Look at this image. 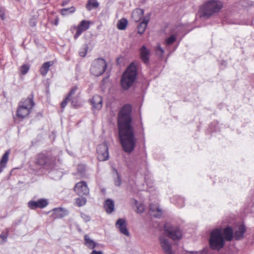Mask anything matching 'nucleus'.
<instances>
[{
  "mask_svg": "<svg viewBox=\"0 0 254 254\" xmlns=\"http://www.w3.org/2000/svg\"><path fill=\"white\" fill-rule=\"evenodd\" d=\"M131 107L126 105L121 109L118 119L119 135L124 150L131 152L136 144V139L130 116Z\"/></svg>",
  "mask_w": 254,
  "mask_h": 254,
  "instance_id": "obj_1",
  "label": "nucleus"
},
{
  "mask_svg": "<svg viewBox=\"0 0 254 254\" xmlns=\"http://www.w3.org/2000/svg\"><path fill=\"white\" fill-rule=\"evenodd\" d=\"M164 234L159 237V245L164 254H175L172 247V243L167 236L173 240H178L182 237L180 228L170 224H166L164 227Z\"/></svg>",
  "mask_w": 254,
  "mask_h": 254,
  "instance_id": "obj_2",
  "label": "nucleus"
},
{
  "mask_svg": "<svg viewBox=\"0 0 254 254\" xmlns=\"http://www.w3.org/2000/svg\"><path fill=\"white\" fill-rule=\"evenodd\" d=\"M223 6L221 2L211 0L204 4L200 9V16L209 18L219 12Z\"/></svg>",
  "mask_w": 254,
  "mask_h": 254,
  "instance_id": "obj_3",
  "label": "nucleus"
},
{
  "mask_svg": "<svg viewBox=\"0 0 254 254\" xmlns=\"http://www.w3.org/2000/svg\"><path fill=\"white\" fill-rule=\"evenodd\" d=\"M136 67L131 64L124 73L121 81L122 87L124 89H128L134 83L137 75Z\"/></svg>",
  "mask_w": 254,
  "mask_h": 254,
  "instance_id": "obj_4",
  "label": "nucleus"
},
{
  "mask_svg": "<svg viewBox=\"0 0 254 254\" xmlns=\"http://www.w3.org/2000/svg\"><path fill=\"white\" fill-rule=\"evenodd\" d=\"M224 245V238L222 231L219 229L214 230L210 234L209 245L213 250H219Z\"/></svg>",
  "mask_w": 254,
  "mask_h": 254,
  "instance_id": "obj_5",
  "label": "nucleus"
},
{
  "mask_svg": "<svg viewBox=\"0 0 254 254\" xmlns=\"http://www.w3.org/2000/svg\"><path fill=\"white\" fill-rule=\"evenodd\" d=\"M35 164L40 168L50 169L54 167L55 160L50 156L42 153L36 156Z\"/></svg>",
  "mask_w": 254,
  "mask_h": 254,
  "instance_id": "obj_6",
  "label": "nucleus"
},
{
  "mask_svg": "<svg viewBox=\"0 0 254 254\" xmlns=\"http://www.w3.org/2000/svg\"><path fill=\"white\" fill-rule=\"evenodd\" d=\"M34 105V101L31 97H28L21 101L19 104L17 110V116L20 118L26 117L30 113Z\"/></svg>",
  "mask_w": 254,
  "mask_h": 254,
  "instance_id": "obj_7",
  "label": "nucleus"
},
{
  "mask_svg": "<svg viewBox=\"0 0 254 254\" xmlns=\"http://www.w3.org/2000/svg\"><path fill=\"white\" fill-rule=\"evenodd\" d=\"M77 87H74L71 89L68 96L61 103L62 109H64L67 102L69 101L70 102L71 105L73 107H76L79 106V92L77 93Z\"/></svg>",
  "mask_w": 254,
  "mask_h": 254,
  "instance_id": "obj_8",
  "label": "nucleus"
},
{
  "mask_svg": "<svg viewBox=\"0 0 254 254\" xmlns=\"http://www.w3.org/2000/svg\"><path fill=\"white\" fill-rule=\"evenodd\" d=\"M106 62L103 59L99 58L95 60L90 67V72L95 76L102 74L107 67Z\"/></svg>",
  "mask_w": 254,
  "mask_h": 254,
  "instance_id": "obj_9",
  "label": "nucleus"
},
{
  "mask_svg": "<svg viewBox=\"0 0 254 254\" xmlns=\"http://www.w3.org/2000/svg\"><path fill=\"white\" fill-rule=\"evenodd\" d=\"M97 158L100 161L109 159L108 148L106 143L99 145L97 147Z\"/></svg>",
  "mask_w": 254,
  "mask_h": 254,
  "instance_id": "obj_10",
  "label": "nucleus"
},
{
  "mask_svg": "<svg viewBox=\"0 0 254 254\" xmlns=\"http://www.w3.org/2000/svg\"><path fill=\"white\" fill-rule=\"evenodd\" d=\"M74 190L79 196H87L89 194V189L84 181L77 183L74 188Z\"/></svg>",
  "mask_w": 254,
  "mask_h": 254,
  "instance_id": "obj_11",
  "label": "nucleus"
},
{
  "mask_svg": "<svg viewBox=\"0 0 254 254\" xmlns=\"http://www.w3.org/2000/svg\"><path fill=\"white\" fill-rule=\"evenodd\" d=\"M48 201L45 199H40L37 201H30L28 205L32 209H35L37 208H43L48 205Z\"/></svg>",
  "mask_w": 254,
  "mask_h": 254,
  "instance_id": "obj_12",
  "label": "nucleus"
},
{
  "mask_svg": "<svg viewBox=\"0 0 254 254\" xmlns=\"http://www.w3.org/2000/svg\"><path fill=\"white\" fill-rule=\"evenodd\" d=\"M116 226L122 234L126 236H129V233L127 228V223L125 219H118L116 223Z\"/></svg>",
  "mask_w": 254,
  "mask_h": 254,
  "instance_id": "obj_13",
  "label": "nucleus"
},
{
  "mask_svg": "<svg viewBox=\"0 0 254 254\" xmlns=\"http://www.w3.org/2000/svg\"><path fill=\"white\" fill-rule=\"evenodd\" d=\"M89 22L86 20H82L77 27V31L74 36V39H77L81 34L89 27Z\"/></svg>",
  "mask_w": 254,
  "mask_h": 254,
  "instance_id": "obj_14",
  "label": "nucleus"
},
{
  "mask_svg": "<svg viewBox=\"0 0 254 254\" xmlns=\"http://www.w3.org/2000/svg\"><path fill=\"white\" fill-rule=\"evenodd\" d=\"M149 212L151 215L156 218H160L162 214V210L157 204H150Z\"/></svg>",
  "mask_w": 254,
  "mask_h": 254,
  "instance_id": "obj_15",
  "label": "nucleus"
},
{
  "mask_svg": "<svg viewBox=\"0 0 254 254\" xmlns=\"http://www.w3.org/2000/svg\"><path fill=\"white\" fill-rule=\"evenodd\" d=\"M91 103L92 107L96 110H100L102 107L103 100L102 97L99 95H94L91 100Z\"/></svg>",
  "mask_w": 254,
  "mask_h": 254,
  "instance_id": "obj_16",
  "label": "nucleus"
},
{
  "mask_svg": "<svg viewBox=\"0 0 254 254\" xmlns=\"http://www.w3.org/2000/svg\"><path fill=\"white\" fill-rule=\"evenodd\" d=\"M104 208L107 213L110 214L114 210V202L111 199H107L104 204Z\"/></svg>",
  "mask_w": 254,
  "mask_h": 254,
  "instance_id": "obj_17",
  "label": "nucleus"
},
{
  "mask_svg": "<svg viewBox=\"0 0 254 254\" xmlns=\"http://www.w3.org/2000/svg\"><path fill=\"white\" fill-rule=\"evenodd\" d=\"M144 11L142 9H135L132 13V18L136 22L139 21L142 18Z\"/></svg>",
  "mask_w": 254,
  "mask_h": 254,
  "instance_id": "obj_18",
  "label": "nucleus"
},
{
  "mask_svg": "<svg viewBox=\"0 0 254 254\" xmlns=\"http://www.w3.org/2000/svg\"><path fill=\"white\" fill-rule=\"evenodd\" d=\"M140 57L144 63H147L149 60V51L145 46H142L140 49Z\"/></svg>",
  "mask_w": 254,
  "mask_h": 254,
  "instance_id": "obj_19",
  "label": "nucleus"
},
{
  "mask_svg": "<svg viewBox=\"0 0 254 254\" xmlns=\"http://www.w3.org/2000/svg\"><path fill=\"white\" fill-rule=\"evenodd\" d=\"M246 232V229L245 227L241 225H240L238 229L235 231L234 234V238L236 240H239L242 239L244 237V234Z\"/></svg>",
  "mask_w": 254,
  "mask_h": 254,
  "instance_id": "obj_20",
  "label": "nucleus"
},
{
  "mask_svg": "<svg viewBox=\"0 0 254 254\" xmlns=\"http://www.w3.org/2000/svg\"><path fill=\"white\" fill-rule=\"evenodd\" d=\"M53 64L54 62L53 61H50L44 63L40 69V73L42 75H46L49 70L50 67Z\"/></svg>",
  "mask_w": 254,
  "mask_h": 254,
  "instance_id": "obj_21",
  "label": "nucleus"
},
{
  "mask_svg": "<svg viewBox=\"0 0 254 254\" xmlns=\"http://www.w3.org/2000/svg\"><path fill=\"white\" fill-rule=\"evenodd\" d=\"M149 18L145 17L142 22H141L137 27L138 33L141 34L146 29L147 24L149 22Z\"/></svg>",
  "mask_w": 254,
  "mask_h": 254,
  "instance_id": "obj_22",
  "label": "nucleus"
},
{
  "mask_svg": "<svg viewBox=\"0 0 254 254\" xmlns=\"http://www.w3.org/2000/svg\"><path fill=\"white\" fill-rule=\"evenodd\" d=\"M223 233L224 239L227 241H231L233 238V231L231 228L227 227L225 228L222 233Z\"/></svg>",
  "mask_w": 254,
  "mask_h": 254,
  "instance_id": "obj_23",
  "label": "nucleus"
},
{
  "mask_svg": "<svg viewBox=\"0 0 254 254\" xmlns=\"http://www.w3.org/2000/svg\"><path fill=\"white\" fill-rule=\"evenodd\" d=\"M99 5L97 0H88L86 4V8L88 11L92 9L97 8Z\"/></svg>",
  "mask_w": 254,
  "mask_h": 254,
  "instance_id": "obj_24",
  "label": "nucleus"
},
{
  "mask_svg": "<svg viewBox=\"0 0 254 254\" xmlns=\"http://www.w3.org/2000/svg\"><path fill=\"white\" fill-rule=\"evenodd\" d=\"M85 245L89 248L93 249L96 246V244L94 241L90 239L89 237L85 235L84 236Z\"/></svg>",
  "mask_w": 254,
  "mask_h": 254,
  "instance_id": "obj_25",
  "label": "nucleus"
},
{
  "mask_svg": "<svg viewBox=\"0 0 254 254\" xmlns=\"http://www.w3.org/2000/svg\"><path fill=\"white\" fill-rule=\"evenodd\" d=\"M10 153L9 150L6 151L3 155L0 161V168H4L8 160V156Z\"/></svg>",
  "mask_w": 254,
  "mask_h": 254,
  "instance_id": "obj_26",
  "label": "nucleus"
},
{
  "mask_svg": "<svg viewBox=\"0 0 254 254\" xmlns=\"http://www.w3.org/2000/svg\"><path fill=\"white\" fill-rule=\"evenodd\" d=\"M127 24V20L125 18H122L118 22L117 27L120 30H124L126 28Z\"/></svg>",
  "mask_w": 254,
  "mask_h": 254,
  "instance_id": "obj_27",
  "label": "nucleus"
},
{
  "mask_svg": "<svg viewBox=\"0 0 254 254\" xmlns=\"http://www.w3.org/2000/svg\"><path fill=\"white\" fill-rule=\"evenodd\" d=\"M133 201L134 202V204H135L136 207H137L136 212L138 213H142L144 210V207L143 205L138 202L135 199H134Z\"/></svg>",
  "mask_w": 254,
  "mask_h": 254,
  "instance_id": "obj_28",
  "label": "nucleus"
},
{
  "mask_svg": "<svg viewBox=\"0 0 254 254\" xmlns=\"http://www.w3.org/2000/svg\"><path fill=\"white\" fill-rule=\"evenodd\" d=\"M55 213L60 217H63L66 214V211L62 208H56L53 209Z\"/></svg>",
  "mask_w": 254,
  "mask_h": 254,
  "instance_id": "obj_29",
  "label": "nucleus"
},
{
  "mask_svg": "<svg viewBox=\"0 0 254 254\" xmlns=\"http://www.w3.org/2000/svg\"><path fill=\"white\" fill-rule=\"evenodd\" d=\"M75 10V9L74 7H71L68 8H63L61 10V13L63 15H65L69 13H73Z\"/></svg>",
  "mask_w": 254,
  "mask_h": 254,
  "instance_id": "obj_30",
  "label": "nucleus"
},
{
  "mask_svg": "<svg viewBox=\"0 0 254 254\" xmlns=\"http://www.w3.org/2000/svg\"><path fill=\"white\" fill-rule=\"evenodd\" d=\"M86 202V199L84 197H82L81 198H77L75 200V203L76 205H77L79 207L84 205Z\"/></svg>",
  "mask_w": 254,
  "mask_h": 254,
  "instance_id": "obj_31",
  "label": "nucleus"
},
{
  "mask_svg": "<svg viewBox=\"0 0 254 254\" xmlns=\"http://www.w3.org/2000/svg\"><path fill=\"white\" fill-rule=\"evenodd\" d=\"M29 68H30V67L28 64H25L22 65L20 67V74H22V75H24V74H26L28 72V71L29 70Z\"/></svg>",
  "mask_w": 254,
  "mask_h": 254,
  "instance_id": "obj_32",
  "label": "nucleus"
},
{
  "mask_svg": "<svg viewBox=\"0 0 254 254\" xmlns=\"http://www.w3.org/2000/svg\"><path fill=\"white\" fill-rule=\"evenodd\" d=\"M115 172L116 176V178H115V180H114L115 185L116 186L119 187L121 185L122 181H121L120 176L119 173H118V172L117 171V170H115Z\"/></svg>",
  "mask_w": 254,
  "mask_h": 254,
  "instance_id": "obj_33",
  "label": "nucleus"
},
{
  "mask_svg": "<svg viewBox=\"0 0 254 254\" xmlns=\"http://www.w3.org/2000/svg\"><path fill=\"white\" fill-rule=\"evenodd\" d=\"M176 40V38L175 35H172L168 38L165 41L167 45H169L173 43Z\"/></svg>",
  "mask_w": 254,
  "mask_h": 254,
  "instance_id": "obj_34",
  "label": "nucleus"
},
{
  "mask_svg": "<svg viewBox=\"0 0 254 254\" xmlns=\"http://www.w3.org/2000/svg\"><path fill=\"white\" fill-rule=\"evenodd\" d=\"M207 254V249H204L203 250L198 251V252H187L185 254Z\"/></svg>",
  "mask_w": 254,
  "mask_h": 254,
  "instance_id": "obj_35",
  "label": "nucleus"
},
{
  "mask_svg": "<svg viewBox=\"0 0 254 254\" xmlns=\"http://www.w3.org/2000/svg\"><path fill=\"white\" fill-rule=\"evenodd\" d=\"M155 52L156 54L159 56H162L164 53V50L161 47L160 45L157 46Z\"/></svg>",
  "mask_w": 254,
  "mask_h": 254,
  "instance_id": "obj_36",
  "label": "nucleus"
},
{
  "mask_svg": "<svg viewBox=\"0 0 254 254\" xmlns=\"http://www.w3.org/2000/svg\"><path fill=\"white\" fill-rule=\"evenodd\" d=\"M88 47L85 45L84 48L79 52V55L82 57H84L87 53Z\"/></svg>",
  "mask_w": 254,
  "mask_h": 254,
  "instance_id": "obj_37",
  "label": "nucleus"
},
{
  "mask_svg": "<svg viewBox=\"0 0 254 254\" xmlns=\"http://www.w3.org/2000/svg\"><path fill=\"white\" fill-rule=\"evenodd\" d=\"M81 216L85 222H88L90 220V217L85 214L82 213Z\"/></svg>",
  "mask_w": 254,
  "mask_h": 254,
  "instance_id": "obj_38",
  "label": "nucleus"
},
{
  "mask_svg": "<svg viewBox=\"0 0 254 254\" xmlns=\"http://www.w3.org/2000/svg\"><path fill=\"white\" fill-rule=\"evenodd\" d=\"M90 254H103V252L101 251L93 250Z\"/></svg>",
  "mask_w": 254,
  "mask_h": 254,
  "instance_id": "obj_39",
  "label": "nucleus"
},
{
  "mask_svg": "<svg viewBox=\"0 0 254 254\" xmlns=\"http://www.w3.org/2000/svg\"><path fill=\"white\" fill-rule=\"evenodd\" d=\"M7 238V234L5 235H0V238H2L4 242L6 241Z\"/></svg>",
  "mask_w": 254,
  "mask_h": 254,
  "instance_id": "obj_40",
  "label": "nucleus"
},
{
  "mask_svg": "<svg viewBox=\"0 0 254 254\" xmlns=\"http://www.w3.org/2000/svg\"><path fill=\"white\" fill-rule=\"evenodd\" d=\"M0 17L2 20L4 19V18H5L4 14L1 9H0Z\"/></svg>",
  "mask_w": 254,
  "mask_h": 254,
  "instance_id": "obj_41",
  "label": "nucleus"
},
{
  "mask_svg": "<svg viewBox=\"0 0 254 254\" xmlns=\"http://www.w3.org/2000/svg\"><path fill=\"white\" fill-rule=\"evenodd\" d=\"M68 2H69V0H66L64 1H63V3H62V5H63V6H64V5H65L67 4V3H68Z\"/></svg>",
  "mask_w": 254,
  "mask_h": 254,
  "instance_id": "obj_42",
  "label": "nucleus"
}]
</instances>
